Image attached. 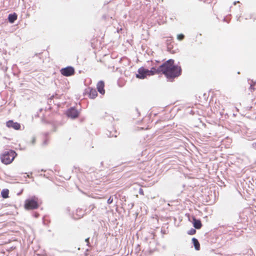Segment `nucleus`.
I'll return each instance as SVG.
<instances>
[{
	"instance_id": "obj_4",
	"label": "nucleus",
	"mask_w": 256,
	"mask_h": 256,
	"mask_svg": "<svg viewBox=\"0 0 256 256\" xmlns=\"http://www.w3.org/2000/svg\"><path fill=\"white\" fill-rule=\"evenodd\" d=\"M60 71L61 74L66 76H70L74 74V69L71 66H68L66 68H62Z\"/></svg>"
},
{
	"instance_id": "obj_14",
	"label": "nucleus",
	"mask_w": 256,
	"mask_h": 256,
	"mask_svg": "<svg viewBox=\"0 0 256 256\" xmlns=\"http://www.w3.org/2000/svg\"><path fill=\"white\" fill-rule=\"evenodd\" d=\"M116 131L114 132V134H112L111 132H108V133H106V135L108 137H116L117 136L116 134Z\"/></svg>"
},
{
	"instance_id": "obj_20",
	"label": "nucleus",
	"mask_w": 256,
	"mask_h": 256,
	"mask_svg": "<svg viewBox=\"0 0 256 256\" xmlns=\"http://www.w3.org/2000/svg\"><path fill=\"white\" fill-rule=\"evenodd\" d=\"M138 192L140 194L144 195V190L142 188L139 189Z\"/></svg>"
},
{
	"instance_id": "obj_23",
	"label": "nucleus",
	"mask_w": 256,
	"mask_h": 256,
	"mask_svg": "<svg viewBox=\"0 0 256 256\" xmlns=\"http://www.w3.org/2000/svg\"><path fill=\"white\" fill-rule=\"evenodd\" d=\"M22 192H23V190H22L20 192L18 193V195L19 196V195L21 194H22Z\"/></svg>"
},
{
	"instance_id": "obj_17",
	"label": "nucleus",
	"mask_w": 256,
	"mask_h": 256,
	"mask_svg": "<svg viewBox=\"0 0 256 256\" xmlns=\"http://www.w3.org/2000/svg\"><path fill=\"white\" fill-rule=\"evenodd\" d=\"M112 202H113V198H112L111 196H110V197L108 198V200H107V203H108V204H111Z\"/></svg>"
},
{
	"instance_id": "obj_28",
	"label": "nucleus",
	"mask_w": 256,
	"mask_h": 256,
	"mask_svg": "<svg viewBox=\"0 0 256 256\" xmlns=\"http://www.w3.org/2000/svg\"><path fill=\"white\" fill-rule=\"evenodd\" d=\"M150 236L152 237V238H154V235L153 234H150Z\"/></svg>"
},
{
	"instance_id": "obj_16",
	"label": "nucleus",
	"mask_w": 256,
	"mask_h": 256,
	"mask_svg": "<svg viewBox=\"0 0 256 256\" xmlns=\"http://www.w3.org/2000/svg\"><path fill=\"white\" fill-rule=\"evenodd\" d=\"M184 38V36L182 34H179L177 36V38L180 40H182Z\"/></svg>"
},
{
	"instance_id": "obj_32",
	"label": "nucleus",
	"mask_w": 256,
	"mask_h": 256,
	"mask_svg": "<svg viewBox=\"0 0 256 256\" xmlns=\"http://www.w3.org/2000/svg\"><path fill=\"white\" fill-rule=\"evenodd\" d=\"M168 50H169L170 47H168Z\"/></svg>"
},
{
	"instance_id": "obj_12",
	"label": "nucleus",
	"mask_w": 256,
	"mask_h": 256,
	"mask_svg": "<svg viewBox=\"0 0 256 256\" xmlns=\"http://www.w3.org/2000/svg\"><path fill=\"white\" fill-rule=\"evenodd\" d=\"M9 190L8 189H4L1 192L2 197L4 198H8Z\"/></svg>"
},
{
	"instance_id": "obj_10",
	"label": "nucleus",
	"mask_w": 256,
	"mask_h": 256,
	"mask_svg": "<svg viewBox=\"0 0 256 256\" xmlns=\"http://www.w3.org/2000/svg\"><path fill=\"white\" fill-rule=\"evenodd\" d=\"M192 241L195 250H199L200 248V246L198 240L195 238H192Z\"/></svg>"
},
{
	"instance_id": "obj_15",
	"label": "nucleus",
	"mask_w": 256,
	"mask_h": 256,
	"mask_svg": "<svg viewBox=\"0 0 256 256\" xmlns=\"http://www.w3.org/2000/svg\"><path fill=\"white\" fill-rule=\"evenodd\" d=\"M250 88L253 90L256 89V82L250 84Z\"/></svg>"
},
{
	"instance_id": "obj_11",
	"label": "nucleus",
	"mask_w": 256,
	"mask_h": 256,
	"mask_svg": "<svg viewBox=\"0 0 256 256\" xmlns=\"http://www.w3.org/2000/svg\"><path fill=\"white\" fill-rule=\"evenodd\" d=\"M89 90V97L90 98H94L98 95L97 91L95 88H88Z\"/></svg>"
},
{
	"instance_id": "obj_13",
	"label": "nucleus",
	"mask_w": 256,
	"mask_h": 256,
	"mask_svg": "<svg viewBox=\"0 0 256 256\" xmlns=\"http://www.w3.org/2000/svg\"><path fill=\"white\" fill-rule=\"evenodd\" d=\"M196 233V228H191L188 231L187 234L189 235H194Z\"/></svg>"
},
{
	"instance_id": "obj_19",
	"label": "nucleus",
	"mask_w": 256,
	"mask_h": 256,
	"mask_svg": "<svg viewBox=\"0 0 256 256\" xmlns=\"http://www.w3.org/2000/svg\"><path fill=\"white\" fill-rule=\"evenodd\" d=\"M252 148H253L254 149L256 150V141L254 142H253L252 144Z\"/></svg>"
},
{
	"instance_id": "obj_25",
	"label": "nucleus",
	"mask_w": 256,
	"mask_h": 256,
	"mask_svg": "<svg viewBox=\"0 0 256 256\" xmlns=\"http://www.w3.org/2000/svg\"><path fill=\"white\" fill-rule=\"evenodd\" d=\"M238 2H238V1L234 2V5H236V4L238 3Z\"/></svg>"
},
{
	"instance_id": "obj_2",
	"label": "nucleus",
	"mask_w": 256,
	"mask_h": 256,
	"mask_svg": "<svg viewBox=\"0 0 256 256\" xmlns=\"http://www.w3.org/2000/svg\"><path fill=\"white\" fill-rule=\"evenodd\" d=\"M17 154L14 150H10L4 152L1 155V161L5 164H10L14 160Z\"/></svg>"
},
{
	"instance_id": "obj_21",
	"label": "nucleus",
	"mask_w": 256,
	"mask_h": 256,
	"mask_svg": "<svg viewBox=\"0 0 256 256\" xmlns=\"http://www.w3.org/2000/svg\"><path fill=\"white\" fill-rule=\"evenodd\" d=\"M34 216L37 218L39 216V214L38 213V212H34V214H33Z\"/></svg>"
},
{
	"instance_id": "obj_7",
	"label": "nucleus",
	"mask_w": 256,
	"mask_h": 256,
	"mask_svg": "<svg viewBox=\"0 0 256 256\" xmlns=\"http://www.w3.org/2000/svg\"><path fill=\"white\" fill-rule=\"evenodd\" d=\"M6 126L10 128H12L15 130H19L20 128V124L18 122H14L12 120H9L6 122Z\"/></svg>"
},
{
	"instance_id": "obj_6",
	"label": "nucleus",
	"mask_w": 256,
	"mask_h": 256,
	"mask_svg": "<svg viewBox=\"0 0 256 256\" xmlns=\"http://www.w3.org/2000/svg\"><path fill=\"white\" fill-rule=\"evenodd\" d=\"M78 115L79 112L74 107H72L66 111V116L72 119L78 118Z\"/></svg>"
},
{
	"instance_id": "obj_30",
	"label": "nucleus",
	"mask_w": 256,
	"mask_h": 256,
	"mask_svg": "<svg viewBox=\"0 0 256 256\" xmlns=\"http://www.w3.org/2000/svg\"><path fill=\"white\" fill-rule=\"evenodd\" d=\"M134 206V204H132V206H131V208H132Z\"/></svg>"
},
{
	"instance_id": "obj_18",
	"label": "nucleus",
	"mask_w": 256,
	"mask_h": 256,
	"mask_svg": "<svg viewBox=\"0 0 256 256\" xmlns=\"http://www.w3.org/2000/svg\"><path fill=\"white\" fill-rule=\"evenodd\" d=\"M89 240H90L89 238H86V240H85V242H86V246H90V243Z\"/></svg>"
},
{
	"instance_id": "obj_26",
	"label": "nucleus",
	"mask_w": 256,
	"mask_h": 256,
	"mask_svg": "<svg viewBox=\"0 0 256 256\" xmlns=\"http://www.w3.org/2000/svg\"><path fill=\"white\" fill-rule=\"evenodd\" d=\"M254 139H255V138H248V140H254Z\"/></svg>"
},
{
	"instance_id": "obj_8",
	"label": "nucleus",
	"mask_w": 256,
	"mask_h": 256,
	"mask_svg": "<svg viewBox=\"0 0 256 256\" xmlns=\"http://www.w3.org/2000/svg\"><path fill=\"white\" fill-rule=\"evenodd\" d=\"M98 91L101 94H104L105 93L104 82L102 80H100L98 82L96 85Z\"/></svg>"
},
{
	"instance_id": "obj_1",
	"label": "nucleus",
	"mask_w": 256,
	"mask_h": 256,
	"mask_svg": "<svg viewBox=\"0 0 256 256\" xmlns=\"http://www.w3.org/2000/svg\"><path fill=\"white\" fill-rule=\"evenodd\" d=\"M162 73L168 80H173L178 77L182 74L180 66L174 64V60L169 59L160 64L158 68L152 67L150 70L143 66L140 68L138 73L136 74V78L144 79L147 76H153L156 74Z\"/></svg>"
},
{
	"instance_id": "obj_3",
	"label": "nucleus",
	"mask_w": 256,
	"mask_h": 256,
	"mask_svg": "<svg viewBox=\"0 0 256 256\" xmlns=\"http://www.w3.org/2000/svg\"><path fill=\"white\" fill-rule=\"evenodd\" d=\"M38 198L34 196L27 198L24 202V208L27 210H35L38 208Z\"/></svg>"
},
{
	"instance_id": "obj_33",
	"label": "nucleus",
	"mask_w": 256,
	"mask_h": 256,
	"mask_svg": "<svg viewBox=\"0 0 256 256\" xmlns=\"http://www.w3.org/2000/svg\"><path fill=\"white\" fill-rule=\"evenodd\" d=\"M224 21H225V20H226V18H224Z\"/></svg>"
},
{
	"instance_id": "obj_24",
	"label": "nucleus",
	"mask_w": 256,
	"mask_h": 256,
	"mask_svg": "<svg viewBox=\"0 0 256 256\" xmlns=\"http://www.w3.org/2000/svg\"><path fill=\"white\" fill-rule=\"evenodd\" d=\"M136 110L138 114V115H140V112L138 111V108H136Z\"/></svg>"
},
{
	"instance_id": "obj_27",
	"label": "nucleus",
	"mask_w": 256,
	"mask_h": 256,
	"mask_svg": "<svg viewBox=\"0 0 256 256\" xmlns=\"http://www.w3.org/2000/svg\"><path fill=\"white\" fill-rule=\"evenodd\" d=\"M54 98V96H51L50 98V100H52Z\"/></svg>"
},
{
	"instance_id": "obj_5",
	"label": "nucleus",
	"mask_w": 256,
	"mask_h": 256,
	"mask_svg": "<svg viewBox=\"0 0 256 256\" xmlns=\"http://www.w3.org/2000/svg\"><path fill=\"white\" fill-rule=\"evenodd\" d=\"M192 220H190V215H188V220L191 222L193 224L194 227L197 230L200 229L202 227V224L201 220L200 219L196 218L194 216H192Z\"/></svg>"
},
{
	"instance_id": "obj_29",
	"label": "nucleus",
	"mask_w": 256,
	"mask_h": 256,
	"mask_svg": "<svg viewBox=\"0 0 256 256\" xmlns=\"http://www.w3.org/2000/svg\"><path fill=\"white\" fill-rule=\"evenodd\" d=\"M46 143H47L46 140H44V144H46Z\"/></svg>"
},
{
	"instance_id": "obj_9",
	"label": "nucleus",
	"mask_w": 256,
	"mask_h": 256,
	"mask_svg": "<svg viewBox=\"0 0 256 256\" xmlns=\"http://www.w3.org/2000/svg\"><path fill=\"white\" fill-rule=\"evenodd\" d=\"M17 18H18L17 14L15 12H14V13L10 14H8V22L12 24L17 19Z\"/></svg>"
},
{
	"instance_id": "obj_31",
	"label": "nucleus",
	"mask_w": 256,
	"mask_h": 256,
	"mask_svg": "<svg viewBox=\"0 0 256 256\" xmlns=\"http://www.w3.org/2000/svg\"><path fill=\"white\" fill-rule=\"evenodd\" d=\"M41 171H42V172H45V170H42V169L41 170Z\"/></svg>"
},
{
	"instance_id": "obj_22",
	"label": "nucleus",
	"mask_w": 256,
	"mask_h": 256,
	"mask_svg": "<svg viewBox=\"0 0 256 256\" xmlns=\"http://www.w3.org/2000/svg\"><path fill=\"white\" fill-rule=\"evenodd\" d=\"M35 142H36V138H32V144H34L35 143Z\"/></svg>"
}]
</instances>
